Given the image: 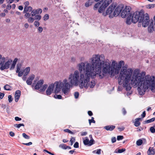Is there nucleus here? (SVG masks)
Returning a JSON list of instances; mask_svg holds the SVG:
<instances>
[{
	"label": "nucleus",
	"instance_id": "obj_22",
	"mask_svg": "<svg viewBox=\"0 0 155 155\" xmlns=\"http://www.w3.org/2000/svg\"><path fill=\"white\" fill-rule=\"evenodd\" d=\"M94 2V0H88L85 3V6L87 7L91 5Z\"/></svg>",
	"mask_w": 155,
	"mask_h": 155
},
{
	"label": "nucleus",
	"instance_id": "obj_18",
	"mask_svg": "<svg viewBox=\"0 0 155 155\" xmlns=\"http://www.w3.org/2000/svg\"><path fill=\"white\" fill-rule=\"evenodd\" d=\"M115 127V126L112 125L107 126L104 127V128L107 130L112 131Z\"/></svg>",
	"mask_w": 155,
	"mask_h": 155
},
{
	"label": "nucleus",
	"instance_id": "obj_9",
	"mask_svg": "<svg viewBox=\"0 0 155 155\" xmlns=\"http://www.w3.org/2000/svg\"><path fill=\"white\" fill-rule=\"evenodd\" d=\"M149 16L148 14L146 13L144 15L143 13V16L142 17V21H139V23H142L143 27H147L149 24Z\"/></svg>",
	"mask_w": 155,
	"mask_h": 155
},
{
	"label": "nucleus",
	"instance_id": "obj_3",
	"mask_svg": "<svg viewBox=\"0 0 155 155\" xmlns=\"http://www.w3.org/2000/svg\"><path fill=\"white\" fill-rule=\"evenodd\" d=\"M132 70L131 68L128 69L126 66H123L121 68L118 81L119 84H123V87L126 88L127 91H129L131 88L129 82L131 80V84L138 86V90L139 94L142 89L146 88L147 85H144L146 82L145 73L142 72L140 73L138 69H136L134 71L131 78Z\"/></svg>",
	"mask_w": 155,
	"mask_h": 155
},
{
	"label": "nucleus",
	"instance_id": "obj_63",
	"mask_svg": "<svg viewBox=\"0 0 155 155\" xmlns=\"http://www.w3.org/2000/svg\"><path fill=\"white\" fill-rule=\"evenodd\" d=\"M9 135L11 137H13L15 136V134L12 131H11L9 133Z\"/></svg>",
	"mask_w": 155,
	"mask_h": 155
},
{
	"label": "nucleus",
	"instance_id": "obj_59",
	"mask_svg": "<svg viewBox=\"0 0 155 155\" xmlns=\"http://www.w3.org/2000/svg\"><path fill=\"white\" fill-rule=\"evenodd\" d=\"M17 73H18V76L19 77L21 76L23 74V72L21 71H19V72H18Z\"/></svg>",
	"mask_w": 155,
	"mask_h": 155
},
{
	"label": "nucleus",
	"instance_id": "obj_16",
	"mask_svg": "<svg viewBox=\"0 0 155 155\" xmlns=\"http://www.w3.org/2000/svg\"><path fill=\"white\" fill-rule=\"evenodd\" d=\"M21 92L19 90L16 91L15 96V100L16 102L18 101L21 95Z\"/></svg>",
	"mask_w": 155,
	"mask_h": 155
},
{
	"label": "nucleus",
	"instance_id": "obj_49",
	"mask_svg": "<svg viewBox=\"0 0 155 155\" xmlns=\"http://www.w3.org/2000/svg\"><path fill=\"white\" fill-rule=\"evenodd\" d=\"M64 130L65 132H68L71 134H73V132L68 129H64Z\"/></svg>",
	"mask_w": 155,
	"mask_h": 155
},
{
	"label": "nucleus",
	"instance_id": "obj_24",
	"mask_svg": "<svg viewBox=\"0 0 155 155\" xmlns=\"http://www.w3.org/2000/svg\"><path fill=\"white\" fill-rule=\"evenodd\" d=\"M30 70V67H27L24 70V74L25 75H27L29 73Z\"/></svg>",
	"mask_w": 155,
	"mask_h": 155
},
{
	"label": "nucleus",
	"instance_id": "obj_56",
	"mask_svg": "<svg viewBox=\"0 0 155 155\" xmlns=\"http://www.w3.org/2000/svg\"><path fill=\"white\" fill-rule=\"evenodd\" d=\"M116 141V138L115 137H112L111 139V142L112 143L115 142Z\"/></svg>",
	"mask_w": 155,
	"mask_h": 155
},
{
	"label": "nucleus",
	"instance_id": "obj_61",
	"mask_svg": "<svg viewBox=\"0 0 155 155\" xmlns=\"http://www.w3.org/2000/svg\"><path fill=\"white\" fill-rule=\"evenodd\" d=\"M14 0H7V3L8 4H11L12 3Z\"/></svg>",
	"mask_w": 155,
	"mask_h": 155
},
{
	"label": "nucleus",
	"instance_id": "obj_48",
	"mask_svg": "<svg viewBox=\"0 0 155 155\" xmlns=\"http://www.w3.org/2000/svg\"><path fill=\"white\" fill-rule=\"evenodd\" d=\"M81 135L82 136H86L87 134V132H81L80 133Z\"/></svg>",
	"mask_w": 155,
	"mask_h": 155
},
{
	"label": "nucleus",
	"instance_id": "obj_27",
	"mask_svg": "<svg viewBox=\"0 0 155 155\" xmlns=\"http://www.w3.org/2000/svg\"><path fill=\"white\" fill-rule=\"evenodd\" d=\"M35 19L33 17H30L27 19V21L29 23H32L33 22Z\"/></svg>",
	"mask_w": 155,
	"mask_h": 155
},
{
	"label": "nucleus",
	"instance_id": "obj_4",
	"mask_svg": "<svg viewBox=\"0 0 155 155\" xmlns=\"http://www.w3.org/2000/svg\"><path fill=\"white\" fill-rule=\"evenodd\" d=\"M155 77L153 76H150L147 75L146 76L145 79L146 82L144 85H147L146 88H144L142 89L141 92H140V95H143L146 91L150 87L151 91L153 92H155Z\"/></svg>",
	"mask_w": 155,
	"mask_h": 155
},
{
	"label": "nucleus",
	"instance_id": "obj_8",
	"mask_svg": "<svg viewBox=\"0 0 155 155\" xmlns=\"http://www.w3.org/2000/svg\"><path fill=\"white\" fill-rule=\"evenodd\" d=\"M131 8L130 6H127L123 9L121 13V16L122 18H124L131 15L132 13L130 12Z\"/></svg>",
	"mask_w": 155,
	"mask_h": 155
},
{
	"label": "nucleus",
	"instance_id": "obj_34",
	"mask_svg": "<svg viewBox=\"0 0 155 155\" xmlns=\"http://www.w3.org/2000/svg\"><path fill=\"white\" fill-rule=\"evenodd\" d=\"M10 87L9 85H5L4 87V88L5 90H7V91H9L10 90Z\"/></svg>",
	"mask_w": 155,
	"mask_h": 155
},
{
	"label": "nucleus",
	"instance_id": "obj_26",
	"mask_svg": "<svg viewBox=\"0 0 155 155\" xmlns=\"http://www.w3.org/2000/svg\"><path fill=\"white\" fill-rule=\"evenodd\" d=\"M48 87V85L46 84H45L41 86V88L40 89V90L41 91H44Z\"/></svg>",
	"mask_w": 155,
	"mask_h": 155
},
{
	"label": "nucleus",
	"instance_id": "obj_40",
	"mask_svg": "<svg viewBox=\"0 0 155 155\" xmlns=\"http://www.w3.org/2000/svg\"><path fill=\"white\" fill-rule=\"evenodd\" d=\"M66 146H67L64 144H60L59 145V147H61L62 149H66Z\"/></svg>",
	"mask_w": 155,
	"mask_h": 155
},
{
	"label": "nucleus",
	"instance_id": "obj_53",
	"mask_svg": "<svg viewBox=\"0 0 155 155\" xmlns=\"http://www.w3.org/2000/svg\"><path fill=\"white\" fill-rule=\"evenodd\" d=\"M24 5H25L24 7H27L28 6H29L28 5H29V2L28 1H26L24 3Z\"/></svg>",
	"mask_w": 155,
	"mask_h": 155
},
{
	"label": "nucleus",
	"instance_id": "obj_38",
	"mask_svg": "<svg viewBox=\"0 0 155 155\" xmlns=\"http://www.w3.org/2000/svg\"><path fill=\"white\" fill-rule=\"evenodd\" d=\"M54 98L58 99H61L62 98L61 96V95H55L54 96Z\"/></svg>",
	"mask_w": 155,
	"mask_h": 155
},
{
	"label": "nucleus",
	"instance_id": "obj_51",
	"mask_svg": "<svg viewBox=\"0 0 155 155\" xmlns=\"http://www.w3.org/2000/svg\"><path fill=\"white\" fill-rule=\"evenodd\" d=\"M38 31L39 33H41L43 31V28L41 27H39L38 28Z\"/></svg>",
	"mask_w": 155,
	"mask_h": 155
},
{
	"label": "nucleus",
	"instance_id": "obj_6",
	"mask_svg": "<svg viewBox=\"0 0 155 155\" xmlns=\"http://www.w3.org/2000/svg\"><path fill=\"white\" fill-rule=\"evenodd\" d=\"M60 81H56L54 84H50L47 87L46 91V94L47 95H50L54 91V92L56 94L59 93L62 89V91L63 87H61Z\"/></svg>",
	"mask_w": 155,
	"mask_h": 155
},
{
	"label": "nucleus",
	"instance_id": "obj_15",
	"mask_svg": "<svg viewBox=\"0 0 155 155\" xmlns=\"http://www.w3.org/2000/svg\"><path fill=\"white\" fill-rule=\"evenodd\" d=\"M44 83V81L43 80L41 79L39 80L35 86V89L37 90L38 89L41 87V86Z\"/></svg>",
	"mask_w": 155,
	"mask_h": 155
},
{
	"label": "nucleus",
	"instance_id": "obj_12",
	"mask_svg": "<svg viewBox=\"0 0 155 155\" xmlns=\"http://www.w3.org/2000/svg\"><path fill=\"white\" fill-rule=\"evenodd\" d=\"M115 8V6L113 5H110L107 9L105 13H103V15L105 16L107 15H109V16L112 14V12L114 11Z\"/></svg>",
	"mask_w": 155,
	"mask_h": 155
},
{
	"label": "nucleus",
	"instance_id": "obj_21",
	"mask_svg": "<svg viewBox=\"0 0 155 155\" xmlns=\"http://www.w3.org/2000/svg\"><path fill=\"white\" fill-rule=\"evenodd\" d=\"M141 119V118L139 117L135 119L134 124L135 126L137 127L140 125V123L139 122V121Z\"/></svg>",
	"mask_w": 155,
	"mask_h": 155
},
{
	"label": "nucleus",
	"instance_id": "obj_36",
	"mask_svg": "<svg viewBox=\"0 0 155 155\" xmlns=\"http://www.w3.org/2000/svg\"><path fill=\"white\" fill-rule=\"evenodd\" d=\"M35 78V75L34 74H32L30 75L29 77L28 78L30 80H31L32 81Z\"/></svg>",
	"mask_w": 155,
	"mask_h": 155
},
{
	"label": "nucleus",
	"instance_id": "obj_39",
	"mask_svg": "<svg viewBox=\"0 0 155 155\" xmlns=\"http://www.w3.org/2000/svg\"><path fill=\"white\" fill-rule=\"evenodd\" d=\"M113 0H106L103 3L104 4H108V5L110 4Z\"/></svg>",
	"mask_w": 155,
	"mask_h": 155
},
{
	"label": "nucleus",
	"instance_id": "obj_43",
	"mask_svg": "<svg viewBox=\"0 0 155 155\" xmlns=\"http://www.w3.org/2000/svg\"><path fill=\"white\" fill-rule=\"evenodd\" d=\"M124 138L123 136H117V139L118 140H122Z\"/></svg>",
	"mask_w": 155,
	"mask_h": 155
},
{
	"label": "nucleus",
	"instance_id": "obj_47",
	"mask_svg": "<svg viewBox=\"0 0 155 155\" xmlns=\"http://www.w3.org/2000/svg\"><path fill=\"white\" fill-rule=\"evenodd\" d=\"M75 141V139L74 137H72L70 140V142H71V145H72L73 144V143Z\"/></svg>",
	"mask_w": 155,
	"mask_h": 155
},
{
	"label": "nucleus",
	"instance_id": "obj_30",
	"mask_svg": "<svg viewBox=\"0 0 155 155\" xmlns=\"http://www.w3.org/2000/svg\"><path fill=\"white\" fill-rule=\"evenodd\" d=\"M143 141L141 139L138 140L136 142V144L138 146L141 145Z\"/></svg>",
	"mask_w": 155,
	"mask_h": 155
},
{
	"label": "nucleus",
	"instance_id": "obj_19",
	"mask_svg": "<svg viewBox=\"0 0 155 155\" xmlns=\"http://www.w3.org/2000/svg\"><path fill=\"white\" fill-rule=\"evenodd\" d=\"M33 10L32 8L30 6L27 7H24L23 13H26L27 12H32Z\"/></svg>",
	"mask_w": 155,
	"mask_h": 155
},
{
	"label": "nucleus",
	"instance_id": "obj_32",
	"mask_svg": "<svg viewBox=\"0 0 155 155\" xmlns=\"http://www.w3.org/2000/svg\"><path fill=\"white\" fill-rule=\"evenodd\" d=\"M23 13L25 14L24 16L26 18H28L29 17H30V16L31 15V13H30L29 12H27L26 13Z\"/></svg>",
	"mask_w": 155,
	"mask_h": 155
},
{
	"label": "nucleus",
	"instance_id": "obj_46",
	"mask_svg": "<svg viewBox=\"0 0 155 155\" xmlns=\"http://www.w3.org/2000/svg\"><path fill=\"white\" fill-rule=\"evenodd\" d=\"M26 83L28 85H31L32 83V81L28 78L26 81Z\"/></svg>",
	"mask_w": 155,
	"mask_h": 155
},
{
	"label": "nucleus",
	"instance_id": "obj_64",
	"mask_svg": "<svg viewBox=\"0 0 155 155\" xmlns=\"http://www.w3.org/2000/svg\"><path fill=\"white\" fill-rule=\"evenodd\" d=\"M75 60H76V59H75V58L74 57H72L71 58V62H74L75 61Z\"/></svg>",
	"mask_w": 155,
	"mask_h": 155
},
{
	"label": "nucleus",
	"instance_id": "obj_45",
	"mask_svg": "<svg viewBox=\"0 0 155 155\" xmlns=\"http://www.w3.org/2000/svg\"><path fill=\"white\" fill-rule=\"evenodd\" d=\"M126 150L124 148H123L121 149H118V153H121L125 151Z\"/></svg>",
	"mask_w": 155,
	"mask_h": 155
},
{
	"label": "nucleus",
	"instance_id": "obj_37",
	"mask_svg": "<svg viewBox=\"0 0 155 155\" xmlns=\"http://www.w3.org/2000/svg\"><path fill=\"white\" fill-rule=\"evenodd\" d=\"M35 16V20H39L41 18V16L40 15H36Z\"/></svg>",
	"mask_w": 155,
	"mask_h": 155
},
{
	"label": "nucleus",
	"instance_id": "obj_44",
	"mask_svg": "<svg viewBox=\"0 0 155 155\" xmlns=\"http://www.w3.org/2000/svg\"><path fill=\"white\" fill-rule=\"evenodd\" d=\"M34 25L36 27H38L40 25V23L38 21H36L34 22Z\"/></svg>",
	"mask_w": 155,
	"mask_h": 155
},
{
	"label": "nucleus",
	"instance_id": "obj_1",
	"mask_svg": "<svg viewBox=\"0 0 155 155\" xmlns=\"http://www.w3.org/2000/svg\"><path fill=\"white\" fill-rule=\"evenodd\" d=\"M91 64H90V72L91 77L94 78L96 77L102 79L105 76L109 74L111 77L119 74L122 65L124 63L121 61L118 63L115 61H112L110 66V61L108 59H105L104 55L94 54L91 59Z\"/></svg>",
	"mask_w": 155,
	"mask_h": 155
},
{
	"label": "nucleus",
	"instance_id": "obj_62",
	"mask_svg": "<svg viewBox=\"0 0 155 155\" xmlns=\"http://www.w3.org/2000/svg\"><path fill=\"white\" fill-rule=\"evenodd\" d=\"M18 60V59L17 58H15L13 60L12 63L16 65Z\"/></svg>",
	"mask_w": 155,
	"mask_h": 155
},
{
	"label": "nucleus",
	"instance_id": "obj_17",
	"mask_svg": "<svg viewBox=\"0 0 155 155\" xmlns=\"http://www.w3.org/2000/svg\"><path fill=\"white\" fill-rule=\"evenodd\" d=\"M147 154L148 155H154L155 154V150L153 147H150L148 151Z\"/></svg>",
	"mask_w": 155,
	"mask_h": 155
},
{
	"label": "nucleus",
	"instance_id": "obj_11",
	"mask_svg": "<svg viewBox=\"0 0 155 155\" xmlns=\"http://www.w3.org/2000/svg\"><path fill=\"white\" fill-rule=\"evenodd\" d=\"M84 144L85 145L91 146L94 143V139L89 140L87 137H85L82 138Z\"/></svg>",
	"mask_w": 155,
	"mask_h": 155
},
{
	"label": "nucleus",
	"instance_id": "obj_54",
	"mask_svg": "<svg viewBox=\"0 0 155 155\" xmlns=\"http://www.w3.org/2000/svg\"><path fill=\"white\" fill-rule=\"evenodd\" d=\"M15 64L12 63V65L11 66L10 68V70H12L13 69L15 66Z\"/></svg>",
	"mask_w": 155,
	"mask_h": 155
},
{
	"label": "nucleus",
	"instance_id": "obj_55",
	"mask_svg": "<svg viewBox=\"0 0 155 155\" xmlns=\"http://www.w3.org/2000/svg\"><path fill=\"white\" fill-rule=\"evenodd\" d=\"M15 125H16L17 126L16 127L18 128H19L21 126H24V124H16Z\"/></svg>",
	"mask_w": 155,
	"mask_h": 155
},
{
	"label": "nucleus",
	"instance_id": "obj_20",
	"mask_svg": "<svg viewBox=\"0 0 155 155\" xmlns=\"http://www.w3.org/2000/svg\"><path fill=\"white\" fill-rule=\"evenodd\" d=\"M91 78H92L91 77ZM90 79L88 83V86H89V87L91 88H93L94 86L95 85V82L94 81V80H92L90 82Z\"/></svg>",
	"mask_w": 155,
	"mask_h": 155
},
{
	"label": "nucleus",
	"instance_id": "obj_29",
	"mask_svg": "<svg viewBox=\"0 0 155 155\" xmlns=\"http://www.w3.org/2000/svg\"><path fill=\"white\" fill-rule=\"evenodd\" d=\"M155 120V118H153L147 120L145 121V123L148 124L154 121Z\"/></svg>",
	"mask_w": 155,
	"mask_h": 155
},
{
	"label": "nucleus",
	"instance_id": "obj_35",
	"mask_svg": "<svg viewBox=\"0 0 155 155\" xmlns=\"http://www.w3.org/2000/svg\"><path fill=\"white\" fill-rule=\"evenodd\" d=\"M94 118L93 117H92L91 119V120L89 119L88 120L89 123L90 125L91 124V123H95V121L94 120Z\"/></svg>",
	"mask_w": 155,
	"mask_h": 155
},
{
	"label": "nucleus",
	"instance_id": "obj_7",
	"mask_svg": "<svg viewBox=\"0 0 155 155\" xmlns=\"http://www.w3.org/2000/svg\"><path fill=\"white\" fill-rule=\"evenodd\" d=\"M5 58L4 57L0 60V69L1 70L8 69L10 65L12 63V59H9L5 62Z\"/></svg>",
	"mask_w": 155,
	"mask_h": 155
},
{
	"label": "nucleus",
	"instance_id": "obj_52",
	"mask_svg": "<svg viewBox=\"0 0 155 155\" xmlns=\"http://www.w3.org/2000/svg\"><path fill=\"white\" fill-rule=\"evenodd\" d=\"M74 147L76 148H77L79 147V144L77 142H76L75 143L74 145Z\"/></svg>",
	"mask_w": 155,
	"mask_h": 155
},
{
	"label": "nucleus",
	"instance_id": "obj_10",
	"mask_svg": "<svg viewBox=\"0 0 155 155\" xmlns=\"http://www.w3.org/2000/svg\"><path fill=\"white\" fill-rule=\"evenodd\" d=\"M123 8L122 5L118 6L115 9L113 14L110 15L109 16L110 18H112L114 16H117L120 13Z\"/></svg>",
	"mask_w": 155,
	"mask_h": 155
},
{
	"label": "nucleus",
	"instance_id": "obj_33",
	"mask_svg": "<svg viewBox=\"0 0 155 155\" xmlns=\"http://www.w3.org/2000/svg\"><path fill=\"white\" fill-rule=\"evenodd\" d=\"M21 65L20 64H17V68L16 71V72L18 73L19 72L21 68Z\"/></svg>",
	"mask_w": 155,
	"mask_h": 155
},
{
	"label": "nucleus",
	"instance_id": "obj_2",
	"mask_svg": "<svg viewBox=\"0 0 155 155\" xmlns=\"http://www.w3.org/2000/svg\"><path fill=\"white\" fill-rule=\"evenodd\" d=\"M77 66L78 71L76 70L70 73L68 80L65 78L60 81V86L63 87L62 92L65 95L68 94L70 89L73 86L79 85L81 88L88 87V83L91 77L90 64L88 62L85 61L80 63Z\"/></svg>",
	"mask_w": 155,
	"mask_h": 155
},
{
	"label": "nucleus",
	"instance_id": "obj_13",
	"mask_svg": "<svg viewBox=\"0 0 155 155\" xmlns=\"http://www.w3.org/2000/svg\"><path fill=\"white\" fill-rule=\"evenodd\" d=\"M108 6V4H106L104 3L103 2L102 4L101 5L99 8L98 10V12L99 13H102V14L103 13H105L104 11L106 8Z\"/></svg>",
	"mask_w": 155,
	"mask_h": 155
},
{
	"label": "nucleus",
	"instance_id": "obj_31",
	"mask_svg": "<svg viewBox=\"0 0 155 155\" xmlns=\"http://www.w3.org/2000/svg\"><path fill=\"white\" fill-rule=\"evenodd\" d=\"M49 18V15L48 14H46L43 17V19L45 21L47 20Z\"/></svg>",
	"mask_w": 155,
	"mask_h": 155
},
{
	"label": "nucleus",
	"instance_id": "obj_50",
	"mask_svg": "<svg viewBox=\"0 0 155 155\" xmlns=\"http://www.w3.org/2000/svg\"><path fill=\"white\" fill-rule=\"evenodd\" d=\"M79 95V94L78 92H76L74 93V96L75 98L77 99L78 98V96Z\"/></svg>",
	"mask_w": 155,
	"mask_h": 155
},
{
	"label": "nucleus",
	"instance_id": "obj_41",
	"mask_svg": "<svg viewBox=\"0 0 155 155\" xmlns=\"http://www.w3.org/2000/svg\"><path fill=\"white\" fill-rule=\"evenodd\" d=\"M22 136L25 139H28L30 138L25 133H24L22 134Z\"/></svg>",
	"mask_w": 155,
	"mask_h": 155
},
{
	"label": "nucleus",
	"instance_id": "obj_42",
	"mask_svg": "<svg viewBox=\"0 0 155 155\" xmlns=\"http://www.w3.org/2000/svg\"><path fill=\"white\" fill-rule=\"evenodd\" d=\"M8 100L9 103L11 102L12 100L13 99L12 98V96L11 95H9L8 97Z\"/></svg>",
	"mask_w": 155,
	"mask_h": 155
},
{
	"label": "nucleus",
	"instance_id": "obj_60",
	"mask_svg": "<svg viewBox=\"0 0 155 155\" xmlns=\"http://www.w3.org/2000/svg\"><path fill=\"white\" fill-rule=\"evenodd\" d=\"M12 6L10 4H8L6 6V9L9 10L11 8Z\"/></svg>",
	"mask_w": 155,
	"mask_h": 155
},
{
	"label": "nucleus",
	"instance_id": "obj_5",
	"mask_svg": "<svg viewBox=\"0 0 155 155\" xmlns=\"http://www.w3.org/2000/svg\"><path fill=\"white\" fill-rule=\"evenodd\" d=\"M143 11H136L133 14L130 15L127 18L126 23L127 25H130L132 22L135 23L137 22L142 21V17L143 16Z\"/></svg>",
	"mask_w": 155,
	"mask_h": 155
},
{
	"label": "nucleus",
	"instance_id": "obj_25",
	"mask_svg": "<svg viewBox=\"0 0 155 155\" xmlns=\"http://www.w3.org/2000/svg\"><path fill=\"white\" fill-rule=\"evenodd\" d=\"M154 28H153V26L151 24L150 25L148 28V30L149 32H151L153 31H154Z\"/></svg>",
	"mask_w": 155,
	"mask_h": 155
},
{
	"label": "nucleus",
	"instance_id": "obj_28",
	"mask_svg": "<svg viewBox=\"0 0 155 155\" xmlns=\"http://www.w3.org/2000/svg\"><path fill=\"white\" fill-rule=\"evenodd\" d=\"M150 131L151 133H155V124L152 127L150 128Z\"/></svg>",
	"mask_w": 155,
	"mask_h": 155
},
{
	"label": "nucleus",
	"instance_id": "obj_58",
	"mask_svg": "<svg viewBox=\"0 0 155 155\" xmlns=\"http://www.w3.org/2000/svg\"><path fill=\"white\" fill-rule=\"evenodd\" d=\"M154 7L153 5L152 4H149L147 5V8L150 9Z\"/></svg>",
	"mask_w": 155,
	"mask_h": 155
},
{
	"label": "nucleus",
	"instance_id": "obj_57",
	"mask_svg": "<svg viewBox=\"0 0 155 155\" xmlns=\"http://www.w3.org/2000/svg\"><path fill=\"white\" fill-rule=\"evenodd\" d=\"M5 95V94L3 93L0 92V99H2Z\"/></svg>",
	"mask_w": 155,
	"mask_h": 155
},
{
	"label": "nucleus",
	"instance_id": "obj_14",
	"mask_svg": "<svg viewBox=\"0 0 155 155\" xmlns=\"http://www.w3.org/2000/svg\"><path fill=\"white\" fill-rule=\"evenodd\" d=\"M42 12V10L41 8H38L36 9H34L31 12V14L32 17L36 15L41 14Z\"/></svg>",
	"mask_w": 155,
	"mask_h": 155
},
{
	"label": "nucleus",
	"instance_id": "obj_23",
	"mask_svg": "<svg viewBox=\"0 0 155 155\" xmlns=\"http://www.w3.org/2000/svg\"><path fill=\"white\" fill-rule=\"evenodd\" d=\"M101 5L100 3L99 2H97L94 5L93 7V9L95 11L97 10L98 8L99 9V8Z\"/></svg>",
	"mask_w": 155,
	"mask_h": 155
}]
</instances>
